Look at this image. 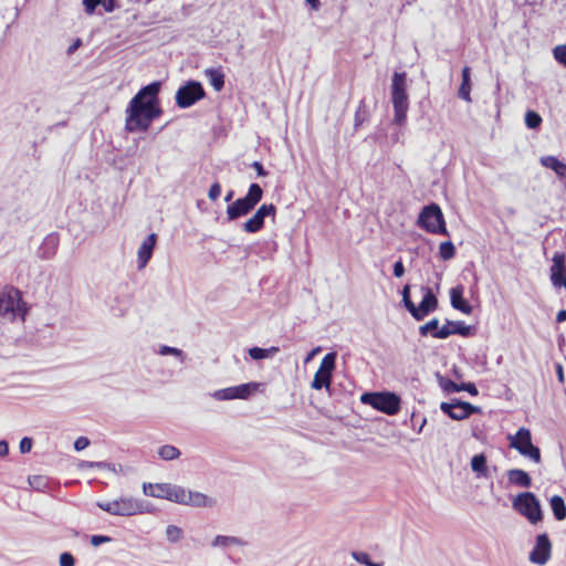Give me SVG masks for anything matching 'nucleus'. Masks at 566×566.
I'll return each mask as SVG.
<instances>
[{
	"label": "nucleus",
	"mask_w": 566,
	"mask_h": 566,
	"mask_svg": "<svg viewBox=\"0 0 566 566\" xmlns=\"http://www.w3.org/2000/svg\"><path fill=\"white\" fill-rule=\"evenodd\" d=\"M205 90L201 83L188 81L180 86L176 93V103L180 108H188L205 97Z\"/></svg>",
	"instance_id": "13"
},
{
	"label": "nucleus",
	"mask_w": 566,
	"mask_h": 566,
	"mask_svg": "<svg viewBox=\"0 0 566 566\" xmlns=\"http://www.w3.org/2000/svg\"><path fill=\"white\" fill-rule=\"evenodd\" d=\"M360 402L368 405L375 410L388 416H395L401 409L400 396L394 391L388 390L365 391L360 396Z\"/></svg>",
	"instance_id": "4"
},
{
	"label": "nucleus",
	"mask_w": 566,
	"mask_h": 566,
	"mask_svg": "<svg viewBox=\"0 0 566 566\" xmlns=\"http://www.w3.org/2000/svg\"><path fill=\"white\" fill-rule=\"evenodd\" d=\"M158 354L161 356H168V355L175 356V357L179 358L180 361H185V359H186V355L181 349H179L177 347L168 346V345H161L158 349Z\"/></svg>",
	"instance_id": "34"
},
{
	"label": "nucleus",
	"mask_w": 566,
	"mask_h": 566,
	"mask_svg": "<svg viewBox=\"0 0 566 566\" xmlns=\"http://www.w3.org/2000/svg\"><path fill=\"white\" fill-rule=\"evenodd\" d=\"M440 328L441 327H439V319L434 317L419 327V334L422 337H427L430 335L433 338L442 339L437 334V332L440 331Z\"/></svg>",
	"instance_id": "28"
},
{
	"label": "nucleus",
	"mask_w": 566,
	"mask_h": 566,
	"mask_svg": "<svg viewBox=\"0 0 566 566\" xmlns=\"http://www.w3.org/2000/svg\"><path fill=\"white\" fill-rule=\"evenodd\" d=\"M60 566H75V557L70 552H63L59 557Z\"/></svg>",
	"instance_id": "44"
},
{
	"label": "nucleus",
	"mask_w": 566,
	"mask_h": 566,
	"mask_svg": "<svg viewBox=\"0 0 566 566\" xmlns=\"http://www.w3.org/2000/svg\"><path fill=\"white\" fill-rule=\"evenodd\" d=\"M88 446H90V440L86 437H78L74 441V444H73L75 451H82V450L86 449Z\"/></svg>",
	"instance_id": "49"
},
{
	"label": "nucleus",
	"mask_w": 566,
	"mask_h": 566,
	"mask_svg": "<svg viewBox=\"0 0 566 566\" xmlns=\"http://www.w3.org/2000/svg\"><path fill=\"white\" fill-rule=\"evenodd\" d=\"M32 446H33V439L30 437H23L19 443L20 452L23 454L30 452L32 449Z\"/></svg>",
	"instance_id": "46"
},
{
	"label": "nucleus",
	"mask_w": 566,
	"mask_h": 566,
	"mask_svg": "<svg viewBox=\"0 0 566 566\" xmlns=\"http://www.w3.org/2000/svg\"><path fill=\"white\" fill-rule=\"evenodd\" d=\"M510 484L528 489L532 486V478L528 472L522 469H510L506 472Z\"/></svg>",
	"instance_id": "19"
},
{
	"label": "nucleus",
	"mask_w": 566,
	"mask_h": 566,
	"mask_svg": "<svg viewBox=\"0 0 566 566\" xmlns=\"http://www.w3.org/2000/svg\"><path fill=\"white\" fill-rule=\"evenodd\" d=\"M90 542L93 546L97 547L102 544L112 542V537L107 535L95 534L91 536Z\"/></svg>",
	"instance_id": "45"
},
{
	"label": "nucleus",
	"mask_w": 566,
	"mask_h": 566,
	"mask_svg": "<svg viewBox=\"0 0 566 566\" xmlns=\"http://www.w3.org/2000/svg\"><path fill=\"white\" fill-rule=\"evenodd\" d=\"M306 3H308L311 6L312 9L314 10H318L319 6H321V2L319 0H305Z\"/></svg>",
	"instance_id": "60"
},
{
	"label": "nucleus",
	"mask_w": 566,
	"mask_h": 566,
	"mask_svg": "<svg viewBox=\"0 0 566 566\" xmlns=\"http://www.w3.org/2000/svg\"><path fill=\"white\" fill-rule=\"evenodd\" d=\"M96 505L101 510L115 516H133L137 514V511H140L137 499L130 496H123L108 502L98 501Z\"/></svg>",
	"instance_id": "8"
},
{
	"label": "nucleus",
	"mask_w": 566,
	"mask_h": 566,
	"mask_svg": "<svg viewBox=\"0 0 566 566\" xmlns=\"http://www.w3.org/2000/svg\"><path fill=\"white\" fill-rule=\"evenodd\" d=\"M549 506L556 521L566 518V504L560 495H553L549 499Z\"/></svg>",
	"instance_id": "23"
},
{
	"label": "nucleus",
	"mask_w": 566,
	"mask_h": 566,
	"mask_svg": "<svg viewBox=\"0 0 566 566\" xmlns=\"http://www.w3.org/2000/svg\"><path fill=\"white\" fill-rule=\"evenodd\" d=\"M29 485L39 492H44L50 484L49 478L44 475H31L28 478Z\"/></svg>",
	"instance_id": "31"
},
{
	"label": "nucleus",
	"mask_w": 566,
	"mask_h": 566,
	"mask_svg": "<svg viewBox=\"0 0 566 566\" xmlns=\"http://www.w3.org/2000/svg\"><path fill=\"white\" fill-rule=\"evenodd\" d=\"M102 464H96V462L94 461H84L81 467L82 468H95V467H101Z\"/></svg>",
	"instance_id": "61"
},
{
	"label": "nucleus",
	"mask_w": 566,
	"mask_h": 566,
	"mask_svg": "<svg viewBox=\"0 0 566 566\" xmlns=\"http://www.w3.org/2000/svg\"><path fill=\"white\" fill-rule=\"evenodd\" d=\"M438 336L447 339L451 335H460L462 337H470L475 334V327L467 325L463 321L446 319V324L437 332Z\"/></svg>",
	"instance_id": "15"
},
{
	"label": "nucleus",
	"mask_w": 566,
	"mask_h": 566,
	"mask_svg": "<svg viewBox=\"0 0 566 566\" xmlns=\"http://www.w3.org/2000/svg\"><path fill=\"white\" fill-rule=\"evenodd\" d=\"M336 358H337L336 353H328V354H326L322 358L319 367H318L317 370L322 371L323 374H327L331 377H333V371H334V369L336 367Z\"/></svg>",
	"instance_id": "27"
},
{
	"label": "nucleus",
	"mask_w": 566,
	"mask_h": 566,
	"mask_svg": "<svg viewBox=\"0 0 566 566\" xmlns=\"http://www.w3.org/2000/svg\"><path fill=\"white\" fill-rule=\"evenodd\" d=\"M24 316V312L21 310V300L10 294L0 293V317Z\"/></svg>",
	"instance_id": "16"
},
{
	"label": "nucleus",
	"mask_w": 566,
	"mask_h": 566,
	"mask_svg": "<svg viewBox=\"0 0 566 566\" xmlns=\"http://www.w3.org/2000/svg\"><path fill=\"white\" fill-rule=\"evenodd\" d=\"M553 53L556 61L566 66V45H557Z\"/></svg>",
	"instance_id": "43"
},
{
	"label": "nucleus",
	"mask_w": 566,
	"mask_h": 566,
	"mask_svg": "<svg viewBox=\"0 0 566 566\" xmlns=\"http://www.w3.org/2000/svg\"><path fill=\"white\" fill-rule=\"evenodd\" d=\"M512 506L533 525L543 521L541 502L533 492L526 491L517 494L513 499Z\"/></svg>",
	"instance_id": "5"
},
{
	"label": "nucleus",
	"mask_w": 566,
	"mask_h": 566,
	"mask_svg": "<svg viewBox=\"0 0 566 566\" xmlns=\"http://www.w3.org/2000/svg\"><path fill=\"white\" fill-rule=\"evenodd\" d=\"M81 45V41L80 40H76L67 50V53L71 54L73 53L75 50H77V48Z\"/></svg>",
	"instance_id": "62"
},
{
	"label": "nucleus",
	"mask_w": 566,
	"mask_h": 566,
	"mask_svg": "<svg viewBox=\"0 0 566 566\" xmlns=\"http://www.w3.org/2000/svg\"><path fill=\"white\" fill-rule=\"evenodd\" d=\"M437 378H438L439 386L441 387V389L444 392H448V394L458 392L459 384L454 382L450 378L442 376L439 373H437Z\"/></svg>",
	"instance_id": "33"
},
{
	"label": "nucleus",
	"mask_w": 566,
	"mask_h": 566,
	"mask_svg": "<svg viewBox=\"0 0 566 566\" xmlns=\"http://www.w3.org/2000/svg\"><path fill=\"white\" fill-rule=\"evenodd\" d=\"M471 469L476 473L478 478H488L489 468L486 455L484 453L474 454L471 459Z\"/></svg>",
	"instance_id": "21"
},
{
	"label": "nucleus",
	"mask_w": 566,
	"mask_h": 566,
	"mask_svg": "<svg viewBox=\"0 0 566 566\" xmlns=\"http://www.w3.org/2000/svg\"><path fill=\"white\" fill-rule=\"evenodd\" d=\"M363 123V118H360V113L359 111L356 112V115H355V126H359L360 124Z\"/></svg>",
	"instance_id": "64"
},
{
	"label": "nucleus",
	"mask_w": 566,
	"mask_h": 566,
	"mask_svg": "<svg viewBox=\"0 0 566 566\" xmlns=\"http://www.w3.org/2000/svg\"><path fill=\"white\" fill-rule=\"evenodd\" d=\"M440 410L452 420H464L473 413L481 412L480 407L458 398H453L448 402L442 401L440 403Z\"/></svg>",
	"instance_id": "12"
},
{
	"label": "nucleus",
	"mask_w": 566,
	"mask_h": 566,
	"mask_svg": "<svg viewBox=\"0 0 566 566\" xmlns=\"http://www.w3.org/2000/svg\"><path fill=\"white\" fill-rule=\"evenodd\" d=\"M244 544L245 543L241 538L227 535H217L211 543L213 547L222 548L229 547L231 545L243 546Z\"/></svg>",
	"instance_id": "26"
},
{
	"label": "nucleus",
	"mask_w": 566,
	"mask_h": 566,
	"mask_svg": "<svg viewBox=\"0 0 566 566\" xmlns=\"http://www.w3.org/2000/svg\"><path fill=\"white\" fill-rule=\"evenodd\" d=\"M275 207L270 203V205H262L258 210H256V214L264 221V219L266 217H274L275 216Z\"/></svg>",
	"instance_id": "41"
},
{
	"label": "nucleus",
	"mask_w": 566,
	"mask_h": 566,
	"mask_svg": "<svg viewBox=\"0 0 566 566\" xmlns=\"http://www.w3.org/2000/svg\"><path fill=\"white\" fill-rule=\"evenodd\" d=\"M422 300L418 305L411 300V285L406 284L401 289V304L406 311L417 322L423 321L429 314L434 312L439 306V301L433 290L428 285L421 286Z\"/></svg>",
	"instance_id": "2"
},
{
	"label": "nucleus",
	"mask_w": 566,
	"mask_h": 566,
	"mask_svg": "<svg viewBox=\"0 0 566 566\" xmlns=\"http://www.w3.org/2000/svg\"><path fill=\"white\" fill-rule=\"evenodd\" d=\"M137 504L139 507L140 511H137V514H143V513H149L151 512V509L150 506L143 500H137Z\"/></svg>",
	"instance_id": "54"
},
{
	"label": "nucleus",
	"mask_w": 566,
	"mask_h": 566,
	"mask_svg": "<svg viewBox=\"0 0 566 566\" xmlns=\"http://www.w3.org/2000/svg\"><path fill=\"white\" fill-rule=\"evenodd\" d=\"M418 223L421 228L432 233L446 231L442 211L436 203H431L422 209L418 217Z\"/></svg>",
	"instance_id": "10"
},
{
	"label": "nucleus",
	"mask_w": 566,
	"mask_h": 566,
	"mask_svg": "<svg viewBox=\"0 0 566 566\" xmlns=\"http://www.w3.org/2000/svg\"><path fill=\"white\" fill-rule=\"evenodd\" d=\"M161 83L153 82L142 87L126 108L125 129L129 133L146 132L163 109L158 94Z\"/></svg>",
	"instance_id": "1"
},
{
	"label": "nucleus",
	"mask_w": 566,
	"mask_h": 566,
	"mask_svg": "<svg viewBox=\"0 0 566 566\" xmlns=\"http://www.w3.org/2000/svg\"><path fill=\"white\" fill-rule=\"evenodd\" d=\"M539 163L547 169L553 170L558 178L566 180V164L556 158L555 156H543Z\"/></svg>",
	"instance_id": "20"
},
{
	"label": "nucleus",
	"mask_w": 566,
	"mask_h": 566,
	"mask_svg": "<svg viewBox=\"0 0 566 566\" xmlns=\"http://www.w3.org/2000/svg\"><path fill=\"white\" fill-rule=\"evenodd\" d=\"M350 556L353 557V559H355L357 563L361 564V565H365V566H369L373 560L370 558V555L366 552H360V551H353L350 553Z\"/></svg>",
	"instance_id": "40"
},
{
	"label": "nucleus",
	"mask_w": 566,
	"mask_h": 566,
	"mask_svg": "<svg viewBox=\"0 0 566 566\" xmlns=\"http://www.w3.org/2000/svg\"><path fill=\"white\" fill-rule=\"evenodd\" d=\"M551 282L554 287L566 289V269L559 270L558 273H551Z\"/></svg>",
	"instance_id": "36"
},
{
	"label": "nucleus",
	"mask_w": 566,
	"mask_h": 566,
	"mask_svg": "<svg viewBox=\"0 0 566 566\" xmlns=\"http://www.w3.org/2000/svg\"><path fill=\"white\" fill-rule=\"evenodd\" d=\"M332 382V377L327 374H323L322 371H316L314 378L312 380L311 387L315 390H321L322 388H326L329 390Z\"/></svg>",
	"instance_id": "29"
},
{
	"label": "nucleus",
	"mask_w": 566,
	"mask_h": 566,
	"mask_svg": "<svg viewBox=\"0 0 566 566\" xmlns=\"http://www.w3.org/2000/svg\"><path fill=\"white\" fill-rule=\"evenodd\" d=\"M566 321V310L558 311L556 315V322L557 323H564Z\"/></svg>",
	"instance_id": "58"
},
{
	"label": "nucleus",
	"mask_w": 566,
	"mask_h": 566,
	"mask_svg": "<svg viewBox=\"0 0 566 566\" xmlns=\"http://www.w3.org/2000/svg\"><path fill=\"white\" fill-rule=\"evenodd\" d=\"M263 190L258 184H251L248 193L227 207V217L230 221L247 216L260 202Z\"/></svg>",
	"instance_id": "6"
},
{
	"label": "nucleus",
	"mask_w": 566,
	"mask_h": 566,
	"mask_svg": "<svg viewBox=\"0 0 566 566\" xmlns=\"http://www.w3.org/2000/svg\"><path fill=\"white\" fill-rule=\"evenodd\" d=\"M252 167L256 170L258 176L264 177L268 172L264 170L263 166L259 161H254Z\"/></svg>",
	"instance_id": "55"
},
{
	"label": "nucleus",
	"mask_w": 566,
	"mask_h": 566,
	"mask_svg": "<svg viewBox=\"0 0 566 566\" xmlns=\"http://www.w3.org/2000/svg\"><path fill=\"white\" fill-rule=\"evenodd\" d=\"M406 269L402 262V259L399 258L392 265V274L395 277H402L405 275Z\"/></svg>",
	"instance_id": "47"
},
{
	"label": "nucleus",
	"mask_w": 566,
	"mask_h": 566,
	"mask_svg": "<svg viewBox=\"0 0 566 566\" xmlns=\"http://www.w3.org/2000/svg\"><path fill=\"white\" fill-rule=\"evenodd\" d=\"M510 447L515 449L521 455L531 459L535 463L541 462V450L532 442L531 431L522 427L514 436L509 437Z\"/></svg>",
	"instance_id": "7"
},
{
	"label": "nucleus",
	"mask_w": 566,
	"mask_h": 566,
	"mask_svg": "<svg viewBox=\"0 0 566 566\" xmlns=\"http://www.w3.org/2000/svg\"><path fill=\"white\" fill-rule=\"evenodd\" d=\"M154 250H138L137 269L143 270L153 256Z\"/></svg>",
	"instance_id": "39"
},
{
	"label": "nucleus",
	"mask_w": 566,
	"mask_h": 566,
	"mask_svg": "<svg viewBox=\"0 0 566 566\" xmlns=\"http://www.w3.org/2000/svg\"><path fill=\"white\" fill-rule=\"evenodd\" d=\"M104 8L108 12L113 11L115 8V0H107V2L104 3Z\"/></svg>",
	"instance_id": "59"
},
{
	"label": "nucleus",
	"mask_w": 566,
	"mask_h": 566,
	"mask_svg": "<svg viewBox=\"0 0 566 566\" xmlns=\"http://www.w3.org/2000/svg\"><path fill=\"white\" fill-rule=\"evenodd\" d=\"M205 75L214 91L220 92L224 86V74L221 69L210 67L205 70Z\"/></svg>",
	"instance_id": "22"
},
{
	"label": "nucleus",
	"mask_w": 566,
	"mask_h": 566,
	"mask_svg": "<svg viewBox=\"0 0 566 566\" xmlns=\"http://www.w3.org/2000/svg\"><path fill=\"white\" fill-rule=\"evenodd\" d=\"M552 542L547 533H541L535 537V544L528 554V559L535 565H545L552 556Z\"/></svg>",
	"instance_id": "14"
},
{
	"label": "nucleus",
	"mask_w": 566,
	"mask_h": 566,
	"mask_svg": "<svg viewBox=\"0 0 566 566\" xmlns=\"http://www.w3.org/2000/svg\"><path fill=\"white\" fill-rule=\"evenodd\" d=\"M391 103L394 106V123L402 125L409 107L406 72H395L391 78Z\"/></svg>",
	"instance_id": "3"
},
{
	"label": "nucleus",
	"mask_w": 566,
	"mask_h": 566,
	"mask_svg": "<svg viewBox=\"0 0 566 566\" xmlns=\"http://www.w3.org/2000/svg\"><path fill=\"white\" fill-rule=\"evenodd\" d=\"M464 287L459 284L450 290L451 306L463 314L470 315L473 312V306L463 297Z\"/></svg>",
	"instance_id": "18"
},
{
	"label": "nucleus",
	"mask_w": 566,
	"mask_h": 566,
	"mask_svg": "<svg viewBox=\"0 0 566 566\" xmlns=\"http://www.w3.org/2000/svg\"><path fill=\"white\" fill-rule=\"evenodd\" d=\"M103 0H83V4L87 13H93L98 4H101Z\"/></svg>",
	"instance_id": "50"
},
{
	"label": "nucleus",
	"mask_w": 566,
	"mask_h": 566,
	"mask_svg": "<svg viewBox=\"0 0 566 566\" xmlns=\"http://www.w3.org/2000/svg\"><path fill=\"white\" fill-rule=\"evenodd\" d=\"M264 384L258 381H250L238 386L218 389L212 392L216 400H233V399H249L255 391H258Z\"/></svg>",
	"instance_id": "9"
},
{
	"label": "nucleus",
	"mask_w": 566,
	"mask_h": 566,
	"mask_svg": "<svg viewBox=\"0 0 566 566\" xmlns=\"http://www.w3.org/2000/svg\"><path fill=\"white\" fill-rule=\"evenodd\" d=\"M220 193H221V186L219 182H214L213 185H211V187L209 189L208 197L210 200L214 201L220 197Z\"/></svg>",
	"instance_id": "48"
},
{
	"label": "nucleus",
	"mask_w": 566,
	"mask_h": 566,
	"mask_svg": "<svg viewBox=\"0 0 566 566\" xmlns=\"http://www.w3.org/2000/svg\"><path fill=\"white\" fill-rule=\"evenodd\" d=\"M279 352H280V348L276 347V346H271L269 348H262V347H259V346H253V347L249 348V350H248L249 356L253 360H261V359H265V358H271L275 354H277Z\"/></svg>",
	"instance_id": "24"
},
{
	"label": "nucleus",
	"mask_w": 566,
	"mask_h": 566,
	"mask_svg": "<svg viewBox=\"0 0 566 566\" xmlns=\"http://www.w3.org/2000/svg\"><path fill=\"white\" fill-rule=\"evenodd\" d=\"M555 371H556L557 380L560 384H564L565 376H564V368H563L562 364H559V363L555 364Z\"/></svg>",
	"instance_id": "53"
},
{
	"label": "nucleus",
	"mask_w": 566,
	"mask_h": 566,
	"mask_svg": "<svg viewBox=\"0 0 566 566\" xmlns=\"http://www.w3.org/2000/svg\"><path fill=\"white\" fill-rule=\"evenodd\" d=\"M182 536V530L176 525H168L166 528V537L170 543H177Z\"/></svg>",
	"instance_id": "38"
},
{
	"label": "nucleus",
	"mask_w": 566,
	"mask_h": 566,
	"mask_svg": "<svg viewBox=\"0 0 566 566\" xmlns=\"http://www.w3.org/2000/svg\"><path fill=\"white\" fill-rule=\"evenodd\" d=\"M459 391H467L470 396H478L479 395V390H478L476 385L474 382H471V381L459 384L458 392Z\"/></svg>",
	"instance_id": "42"
},
{
	"label": "nucleus",
	"mask_w": 566,
	"mask_h": 566,
	"mask_svg": "<svg viewBox=\"0 0 566 566\" xmlns=\"http://www.w3.org/2000/svg\"><path fill=\"white\" fill-rule=\"evenodd\" d=\"M552 261L551 273H558L559 270L565 269L566 255L564 252H556Z\"/></svg>",
	"instance_id": "35"
},
{
	"label": "nucleus",
	"mask_w": 566,
	"mask_h": 566,
	"mask_svg": "<svg viewBox=\"0 0 566 566\" xmlns=\"http://www.w3.org/2000/svg\"><path fill=\"white\" fill-rule=\"evenodd\" d=\"M143 492L147 496L165 499L177 504L184 500L180 496L184 495V488L170 483H144Z\"/></svg>",
	"instance_id": "11"
},
{
	"label": "nucleus",
	"mask_w": 566,
	"mask_h": 566,
	"mask_svg": "<svg viewBox=\"0 0 566 566\" xmlns=\"http://www.w3.org/2000/svg\"><path fill=\"white\" fill-rule=\"evenodd\" d=\"M180 454V450L171 444H165L158 449V455L165 461L176 460Z\"/></svg>",
	"instance_id": "30"
},
{
	"label": "nucleus",
	"mask_w": 566,
	"mask_h": 566,
	"mask_svg": "<svg viewBox=\"0 0 566 566\" xmlns=\"http://www.w3.org/2000/svg\"><path fill=\"white\" fill-rule=\"evenodd\" d=\"M182 501H179L178 504L189 505L195 507H211L214 504V500L208 497L206 494L186 490L184 488Z\"/></svg>",
	"instance_id": "17"
},
{
	"label": "nucleus",
	"mask_w": 566,
	"mask_h": 566,
	"mask_svg": "<svg viewBox=\"0 0 566 566\" xmlns=\"http://www.w3.org/2000/svg\"><path fill=\"white\" fill-rule=\"evenodd\" d=\"M319 352H321V347H315V348H313L311 352H308V353H307V355H306V357H305V359H304V363L306 364V363H308L310 360H312V359H313V357H314L315 355H317Z\"/></svg>",
	"instance_id": "57"
},
{
	"label": "nucleus",
	"mask_w": 566,
	"mask_h": 566,
	"mask_svg": "<svg viewBox=\"0 0 566 566\" xmlns=\"http://www.w3.org/2000/svg\"><path fill=\"white\" fill-rule=\"evenodd\" d=\"M156 242L157 235L155 233H151L142 242L139 248H155Z\"/></svg>",
	"instance_id": "51"
},
{
	"label": "nucleus",
	"mask_w": 566,
	"mask_h": 566,
	"mask_svg": "<svg viewBox=\"0 0 566 566\" xmlns=\"http://www.w3.org/2000/svg\"><path fill=\"white\" fill-rule=\"evenodd\" d=\"M442 260L448 261L455 256L457 250H439Z\"/></svg>",
	"instance_id": "52"
},
{
	"label": "nucleus",
	"mask_w": 566,
	"mask_h": 566,
	"mask_svg": "<svg viewBox=\"0 0 566 566\" xmlns=\"http://www.w3.org/2000/svg\"><path fill=\"white\" fill-rule=\"evenodd\" d=\"M542 123V117L534 111H527L525 114V124L528 128L535 129Z\"/></svg>",
	"instance_id": "37"
},
{
	"label": "nucleus",
	"mask_w": 566,
	"mask_h": 566,
	"mask_svg": "<svg viewBox=\"0 0 566 566\" xmlns=\"http://www.w3.org/2000/svg\"><path fill=\"white\" fill-rule=\"evenodd\" d=\"M9 453V443L6 440H0V457H6Z\"/></svg>",
	"instance_id": "56"
},
{
	"label": "nucleus",
	"mask_w": 566,
	"mask_h": 566,
	"mask_svg": "<svg viewBox=\"0 0 566 566\" xmlns=\"http://www.w3.org/2000/svg\"><path fill=\"white\" fill-rule=\"evenodd\" d=\"M470 73H471V70L469 66L463 67L462 82H461L459 93H458L459 97L467 102L471 101V97H470V92H471Z\"/></svg>",
	"instance_id": "25"
},
{
	"label": "nucleus",
	"mask_w": 566,
	"mask_h": 566,
	"mask_svg": "<svg viewBox=\"0 0 566 566\" xmlns=\"http://www.w3.org/2000/svg\"><path fill=\"white\" fill-rule=\"evenodd\" d=\"M234 196V191L233 190H229L224 197V201L226 202H231L232 198Z\"/></svg>",
	"instance_id": "63"
},
{
	"label": "nucleus",
	"mask_w": 566,
	"mask_h": 566,
	"mask_svg": "<svg viewBox=\"0 0 566 566\" xmlns=\"http://www.w3.org/2000/svg\"><path fill=\"white\" fill-rule=\"evenodd\" d=\"M264 224V221L254 213L248 221L243 223V230L249 233L259 231Z\"/></svg>",
	"instance_id": "32"
}]
</instances>
